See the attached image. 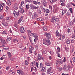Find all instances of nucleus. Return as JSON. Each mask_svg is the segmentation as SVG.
Segmentation results:
<instances>
[{
	"label": "nucleus",
	"mask_w": 75,
	"mask_h": 75,
	"mask_svg": "<svg viewBox=\"0 0 75 75\" xmlns=\"http://www.w3.org/2000/svg\"><path fill=\"white\" fill-rule=\"evenodd\" d=\"M43 43L44 44H45V45H50L51 42H50V41L48 39H43Z\"/></svg>",
	"instance_id": "f257e3e1"
},
{
	"label": "nucleus",
	"mask_w": 75,
	"mask_h": 75,
	"mask_svg": "<svg viewBox=\"0 0 75 75\" xmlns=\"http://www.w3.org/2000/svg\"><path fill=\"white\" fill-rule=\"evenodd\" d=\"M62 60L61 59H59L56 60V65H60L61 64H62Z\"/></svg>",
	"instance_id": "f03ea898"
},
{
	"label": "nucleus",
	"mask_w": 75,
	"mask_h": 75,
	"mask_svg": "<svg viewBox=\"0 0 75 75\" xmlns=\"http://www.w3.org/2000/svg\"><path fill=\"white\" fill-rule=\"evenodd\" d=\"M19 13H20V11H18L17 13V12H16V11L14 10L13 11V14H14L15 17H17V16L19 15Z\"/></svg>",
	"instance_id": "7ed1b4c3"
},
{
	"label": "nucleus",
	"mask_w": 75,
	"mask_h": 75,
	"mask_svg": "<svg viewBox=\"0 0 75 75\" xmlns=\"http://www.w3.org/2000/svg\"><path fill=\"white\" fill-rule=\"evenodd\" d=\"M52 72V67H50L47 70V73L48 74H50Z\"/></svg>",
	"instance_id": "20e7f679"
},
{
	"label": "nucleus",
	"mask_w": 75,
	"mask_h": 75,
	"mask_svg": "<svg viewBox=\"0 0 75 75\" xmlns=\"http://www.w3.org/2000/svg\"><path fill=\"white\" fill-rule=\"evenodd\" d=\"M46 35L47 38L50 39L51 38V34L50 33H46Z\"/></svg>",
	"instance_id": "39448f33"
},
{
	"label": "nucleus",
	"mask_w": 75,
	"mask_h": 75,
	"mask_svg": "<svg viewBox=\"0 0 75 75\" xmlns=\"http://www.w3.org/2000/svg\"><path fill=\"white\" fill-rule=\"evenodd\" d=\"M20 31L21 33H24L25 30L24 27H21L20 29Z\"/></svg>",
	"instance_id": "423d86ee"
},
{
	"label": "nucleus",
	"mask_w": 75,
	"mask_h": 75,
	"mask_svg": "<svg viewBox=\"0 0 75 75\" xmlns=\"http://www.w3.org/2000/svg\"><path fill=\"white\" fill-rule=\"evenodd\" d=\"M31 71L33 72L32 71H35V72H36L37 71V68H36V67H32L31 69Z\"/></svg>",
	"instance_id": "0eeeda50"
},
{
	"label": "nucleus",
	"mask_w": 75,
	"mask_h": 75,
	"mask_svg": "<svg viewBox=\"0 0 75 75\" xmlns=\"http://www.w3.org/2000/svg\"><path fill=\"white\" fill-rule=\"evenodd\" d=\"M63 69L65 71H67L69 70V69H68V67L66 65L64 66Z\"/></svg>",
	"instance_id": "6e6552de"
},
{
	"label": "nucleus",
	"mask_w": 75,
	"mask_h": 75,
	"mask_svg": "<svg viewBox=\"0 0 75 75\" xmlns=\"http://www.w3.org/2000/svg\"><path fill=\"white\" fill-rule=\"evenodd\" d=\"M41 57H42L41 55H38V59H37V61H40V60H41Z\"/></svg>",
	"instance_id": "1a4fd4ad"
},
{
	"label": "nucleus",
	"mask_w": 75,
	"mask_h": 75,
	"mask_svg": "<svg viewBox=\"0 0 75 75\" xmlns=\"http://www.w3.org/2000/svg\"><path fill=\"white\" fill-rule=\"evenodd\" d=\"M13 43L14 44V45L16 44L17 42H18V40L17 39H14L13 40Z\"/></svg>",
	"instance_id": "9d476101"
},
{
	"label": "nucleus",
	"mask_w": 75,
	"mask_h": 75,
	"mask_svg": "<svg viewBox=\"0 0 75 75\" xmlns=\"http://www.w3.org/2000/svg\"><path fill=\"white\" fill-rule=\"evenodd\" d=\"M55 20V16H53L52 17V18L51 19V22H52L53 23H54V21Z\"/></svg>",
	"instance_id": "9b49d317"
},
{
	"label": "nucleus",
	"mask_w": 75,
	"mask_h": 75,
	"mask_svg": "<svg viewBox=\"0 0 75 75\" xmlns=\"http://www.w3.org/2000/svg\"><path fill=\"white\" fill-rule=\"evenodd\" d=\"M29 38L30 42L32 43L33 42V38L32 37L30 36V35H29Z\"/></svg>",
	"instance_id": "f8f14e48"
},
{
	"label": "nucleus",
	"mask_w": 75,
	"mask_h": 75,
	"mask_svg": "<svg viewBox=\"0 0 75 75\" xmlns=\"http://www.w3.org/2000/svg\"><path fill=\"white\" fill-rule=\"evenodd\" d=\"M56 36H57V37H60V36H61V35L59 34V32H58V30L56 31Z\"/></svg>",
	"instance_id": "ddd939ff"
},
{
	"label": "nucleus",
	"mask_w": 75,
	"mask_h": 75,
	"mask_svg": "<svg viewBox=\"0 0 75 75\" xmlns=\"http://www.w3.org/2000/svg\"><path fill=\"white\" fill-rule=\"evenodd\" d=\"M12 39V38L11 37H9V36H8L7 37V38L6 39V41H10Z\"/></svg>",
	"instance_id": "4468645a"
},
{
	"label": "nucleus",
	"mask_w": 75,
	"mask_h": 75,
	"mask_svg": "<svg viewBox=\"0 0 75 75\" xmlns=\"http://www.w3.org/2000/svg\"><path fill=\"white\" fill-rule=\"evenodd\" d=\"M66 12H67V10H64L62 11V15L61 16H62L65 13H66Z\"/></svg>",
	"instance_id": "2eb2a0df"
},
{
	"label": "nucleus",
	"mask_w": 75,
	"mask_h": 75,
	"mask_svg": "<svg viewBox=\"0 0 75 75\" xmlns=\"http://www.w3.org/2000/svg\"><path fill=\"white\" fill-rule=\"evenodd\" d=\"M35 64H36V63H35V62H31V63L30 64V65L32 66H33V67H34L35 65Z\"/></svg>",
	"instance_id": "dca6fc26"
},
{
	"label": "nucleus",
	"mask_w": 75,
	"mask_h": 75,
	"mask_svg": "<svg viewBox=\"0 0 75 75\" xmlns=\"http://www.w3.org/2000/svg\"><path fill=\"white\" fill-rule=\"evenodd\" d=\"M35 39H34V41L35 43L36 42V41L38 40V36H35Z\"/></svg>",
	"instance_id": "f3484780"
},
{
	"label": "nucleus",
	"mask_w": 75,
	"mask_h": 75,
	"mask_svg": "<svg viewBox=\"0 0 75 75\" xmlns=\"http://www.w3.org/2000/svg\"><path fill=\"white\" fill-rule=\"evenodd\" d=\"M29 35H30V36H32L33 37H35L36 35V34L35 33H32L30 34Z\"/></svg>",
	"instance_id": "a211bd4d"
},
{
	"label": "nucleus",
	"mask_w": 75,
	"mask_h": 75,
	"mask_svg": "<svg viewBox=\"0 0 75 75\" xmlns=\"http://www.w3.org/2000/svg\"><path fill=\"white\" fill-rule=\"evenodd\" d=\"M69 26L70 27L72 26V25H74V23L73 22L71 21L69 23Z\"/></svg>",
	"instance_id": "6ab92c4d"
},
{
	"label": "nucleus",
	"mask_w": 75,
	"mask_h": 75,
	"mask_svg": "<svg viewBox=\"0 0 75 75\" xmlns=\"http://www.w3.org/2000/svg\"><path fill=\"white\" fill-rule=\"evenodd\" d=\"M2 34H7V31L6 30H4L2 33Z\"/></svg>",
	"instance_id": "aec40b11"
},
{
	"label": "nucleus",
	"mask_w": 75,
	"mask_h": 75,
	"mask_svg": "<svg viewBox=\"0 0 75 75\" xmlns=\"http://www.w3.org/2000/svg\"><path fill=\"white\" fill-rule=\"evenodd\" d=\"M8 55L9 58L11 57V53L9 52H8Z\"/></svg>",
	"instance_id": "412c9836"
},
{
	"label": "nucleus",
	"mask_w": 75,
	"mask_h": 75,
	"mask_svg": "<svg viewBox=\"0 0 75 75\" xmlns=\"http://www.w3.org/2000/svg\"><path fill=\"white\" fill-rule=\"evenodd\" d=\"M43 30L44 31H46L47 30V26H43Z\"/></svg>",
	"instance_id": "4be33fe9"
},
{
	"label": "nucleus",
	"mask_w": 75,
	"mask_h": 75,
	"mask_svg": "<svg viewBox=\"0 0 75 75\" xmlns=\"http://www.w3.org/2000/svg\"><path fill=\"white\" fill-rule=\"evenodd\" d=\"M49 1L51 4H52V3H54V2H56L57 0H49Z\"/></svg>",
	"instance_id": "5701e85b"
},
{
	"label": "nucleus",
	"mask_w": 75,
	"mask_h": 75,
	"mask_svg": "<svg viewBox=\"0 0 75 75\" xmlns=\"http://www.w3.org/2000/svg\"><path fill=\"white\" fill-rule=\"evenodd\" d=\"M45 67H43L42 68V69L41 70V71H42V72H45Z\"/></svg>",
	"instance_id": "b1692460"
},
{
	"label": "nucleus",
	"mask_w": 75,
	"mask_h": 75,
	"mask_svg": "<svg viewBox=\"0 0 75 75\" xmlns=\"http://www.w3.org/2000/svg\"><path fill=\"white\" fill-rule=\"evenodd\" d=\"M44 64L42 63H40V68H42L43 67V66H44Z\"/></svg>",
	"instance_id": "393cba45"
},
{
	"label": "nucleus",
	"mask_w": 75,
	"mask_h": 75,
	"mask_svg": "<svg viewBox=\"0 0 75 75\" xmlns=\"http://www.w3.org/2000/svg\"><path fill=\"white\" fill-rule=\"evenodd\" d=\"M55 21L56 22H59V18H55Z\"/></svg>",
	"instance_id": "a878e982"
},
{
	"label": "nucleus",
	"mask_w": 75,
	"mask_h": 75,
	"mask_svg": "<svg viewBox=\"0 0 75 75\" xmlns=\"http://www.w3.org/2000/svg\"><path fill=\"white\" fill-rule=\"evenodd\" d=\"M22 20H23V17H21L18 20V23H20L21 21H22Z\"/></svg>",
	"instance_id": "bb28decb"
},
{
	"label": "nucleus",
	"mask_w": 75,
	"mask_h": 75,
	"mask_svg": "<svg viewBox=\"0 0 75 75\" xmlns=\"http://www.w3.org/2000/svg\"><path fill=\"white\" fill-rule=\"evenodd\" d=\"M66 43L67 44H69V43H70V40L69 39H67Z\"/></svg>",
	"instance_id": "cd10ccee"
},
{
	"label": "nucleus",
	"mask_w": 75,
	"mask_h": 75,
	"mask_svg": "<svg viewBox=\"0 0 75 75\" xmlns=\"http://www.w3.org/2000/svg\"><path fill=\"white\" fill-rule=\"evenodd\" d=\"M60 37L61 38H62V40H63L64 38H65V35H61V36H60Z\"/></svg>",
	"instance_id": "c85d7f7f"
},
{
	"label": "nucleus",
	"mask_w": 75,
	"mask_h": 75,
	"mask_svg": "<svg viewBox=\"0 0 75 75\" xmlns=\"http://www.w3.org/2000/svg\"><path fill=\"white\" fill-rule=\"evenodd\" d=\"M8 23L7 22H5L3 24V25L5 26V27H7V26H8Z\"/></svg>",
	"instance_id": "c756f323"
},
{
	"label": "nucleus",
	"mask_w": 75,
	"mask_h": 75,
	"mask_svg": "<svg viewBox=\"0 0 75 75\" xmlns=\"http://www.w3.org/2000/svg\"><path fill=\"white\" fill-rule=\"evenodd\" d=\"M38 16V15L37 14V13H36V12H35L34 13V16L33 15V16L34 17H37Z\"/></svg>",
	"instance_id": "7c9ffc66"
},
{
	"label": "nucleus",
	"mask_w": 75,
	"mask_h": 75,
	"mask_svg": "<svg viewBox=\"0 0 75 75\" xmlns=\"http://www.w3.org/2000/svg\"><path fill=\"white\" fill-rule=\"evenodd\" d=\"M1 6L0 7V12H1L2 10H3V6L1 5Z\"/></svg>",
	"instance_id": "2f4dec72"
},
{
	"label": "nucleus",
	"mask_w": 75,
	"mask_h": 75,
	"mask_svg": "<svg viewBox=\"0 0 75 75\" xmlns=\"http://www.w3.org/2000/svg\"><path fill=\"white\" fill-rule=\"evenodd\" d=\"M29 7H30V5L29 4H27L26 5V8H27V9H28V10L29 9Z\"/></svg>",
	"instance_id": "473e14b6"
},
{
	"label": "nucleus",
	"mask_w": 75,
	"mask_h": 75,
	"mask_svg": "<svg viewBox=\"0 0 75 75\" xmlns=\"http://www.w3.org/2000/svg\"><path fill=\"white\" fill-rule=\"evenodd\" d=\"M18 6H15L14 7H13V8L15 10H17L18 8Z\"/></svg>",
	"instance_id": "72a5a7b5"
},
{
	"label": "nucleus",
	"mask_w": 75,
	"mask_h": 75,
	"mask_svg": "<svg viewBox=\"0 0 75 75\" xmlns=\"http://www.w3.org/2000/svg\"><path fill=\"white\" fill-rule=\"evenodd\" d=\"M38 12L39 14H41V9H39L38 10Z\"/></svg>",
	"instance_id": "f704fd0d"
},
{
	"label": "nucleus",
	"mask_w": 75,
	"mask_h": 75,
	"mask_svg": "<svg viewBox=\"0 0 75 75\" xmlns=\"http://www.w3.org/2000/svg\"><path fill=\"white\" fill-rule=\"evenodd\" d=\"M6 20H11V17H7L6 18Z\"/></svg>",
	"instance_id": "c9c22d12"
},
{
	"label": "nucleus",
	"mask_w": 75,
	"mask_h": 75,
	"mask_svg": "<svg viewBox=\"0 0 75 75\" xmlns=\"http://www.w3.org/2000/svg\"><path fill=\"white\" fill-rule=\"evenodd\" d=\"M25 65H27L28 64V62H27V60H26L25 61Z\"/></svg>",
	"instance_id": "e433bc0d"
},
{
	"label": "nucleus",
	"mask_w": 75,
	"mask_h": 75,
	"mask_svg": "<svg viewBox=\"0 0 75 75\" xmlns=\"http://www.w3.org/2000/svg\"><path fill=\"white\" fill-rule=\"evenodd\" d=\"M34 6L33 5H31L30 6V8L32 10H34Z\"/></svg>",
	"instance_id": "4c0bfd02"
},
{
	"label": "nucleus",
	"mask_w": 75,
	"mask_h": 75,
	"mask_svg": "<svg viewBox=\"0 0 75 75\" xmlns=\"http://www.w3.org/2000/svg\"><path fill=\"white\" fill-rule=\"evenodd\" d=\"M45 11L47 13H49L50 12V10H49L48 9H46Z\"/></svg>",
	"instance_id": "58836bf2"
},
{
	"label": "nucleus",
	"mask_w": 75,
	"mask_h": 75,
	"mask_svg": "<svg viewBox=\"0 0 75 75\" xmlns=\"http://www.w3.org/2000/svg\"><path fill=\"white\" fill-rule=\"evenodd\" d=\"M69 10L70 11V12H71V13L72 14L73 13V12H72V8H70L69 9Z\"/></svg>",
	"instance_id": "ea45409f"
},
{
	"label": "nucleus",
	"mask_w": 75,
	"mask_h": 75,
	"mask_svg": "<svg viewBox=\"0 0 75 75\" xmlns=\"http://www.w3.org/2000/svg\"><path fill=\"white\" fill-rule=\"evenodd\" d=\"M25 49H26V47H25L24 49L22 50V51L23 52H24L25 51Z\"/></svg>",
	"instance_id": "a19ab883"
},
{
	"label": "nucleus",
	"mask_w": 75,
	"mask_h": 75,
	"mask_svg": "<svg viewBox=\"0 0 75 75\" xmlns=\"http://www.w3.org/2000/svg\"><path fill=\"white\" fill-rule=\"evenodd\" d=\"M45 64L46 65H47V66H50V64L47 62H46Z\"/></svg>",
	"instance_id": "79ce46f5"
},
{
	"label": "nucleus",
	"mask_w": 75,
	"mask_h": 75,
	"mask_svg": "<svg viewBox=\"0 0 75 75\" xmlns=\"http://www.w3.org/2000/svg\"><path fill=\"white\" fill-rule=\"evenodd\" d=\"M33 50L31 49L30 48H29V51L30 52V53H32V52H33Z\"/></svg>",
	"instance_id": "37998d69"
},
{
	"label": "nucleus",
	"mask_w": 75,
	"mask_h": 75,
	"mask_svg": "<svg viewBox=\"0 0 75 75\" xmlns=\"http://www.w3.org/2000/svg\"><path fill=\"white\" fill-rule=\"evenodd\" d=\"M42 52L43 53V54H45L46 53H47V51L45 50H44Z\"/></svg>",
	"instance_id": "c03bdc74"
},
{
	"label": "nucleus",
	"mask_w": 75,
	"mask_h": 75,
	"mask_svg": "<svg viewBox=\"0 0 75 75\" xmlns=\"http://www.w3.org/2000/svg\"><path fill=\"white\" fill-rule=\"evenodd\" d=\"M33 4H37V2L34 1H33Z\"/></svg>",
	"instance_id": "a18cd8bd"
},
{
	"label": "nucleus",
	"mask_w": 75,
	"mask_h": 75,
	"mask_svg": "<svg viewBox=\"0 0 75 75\" xmlns=\"http://www.w3.org/2000/svg\"><path fill=\"white\" fill-rule=\"evenodd\" d=\"M21 11L22 13H24V9H23V8H21Z\"/></svg>",
	"instance_id": "49530a36"
},
{
	"label": "nucleus",
	"mask_w": 75,
	"mask_h": 75,
	"mask_svg": "<svg viewBox=\"0 0 75 75\" xmlns=\"http://www.w3.org/2000/svg\"><path fill=\"white\" fill-rule=\"evenodd\" d=\"M57 50L58 52H60L61 51V49L59 47H57Z\"/></svg>",
	"instance_id": "de8ad7c7"
},
{
	"label": "nucleus",
	"mask_w": 75,
	"mask_h": 75,
	"mask_svg": "<svg viewBox=\"0 0 75 75\" xmlns=\"http://www.w3.org/2000/svg\"><path fill=\"white\" fill-rule=\"evenodd\" d=\"M74 41L75 40H74V39H72L71 40V43H74Z\"/></svg>",
	"instance_id": "09e8293b"
},
{
	"label": "nucleus",
	"mask_w": 75,
	"mask_h": 75,
	"mask_svg": "<svg viewBox=\"0 0 75 75\" xmlns=\"http://www.w3.org/2000/svg\"><path fill=\"white\" fill-rule=\"evenodd\" d=\"M42 9L43 11V12H45V9L44 8H42Z\"/></svg>",
	"instance_id": "8fccbe9b"
},
{
	"label": "nucleus",
	"mask_w": 75,
	"mask_h": 75,
	"mask_svg": "<svg viewBox=\"0 0 75 75\" xmlns=\"http://www.w3.org/2000/svg\"><path fill=\"white\" fill-rule=\"evenodd\" d=\"M69 15H70V14L69 12H68L67 13L66 15L67 16H69Z\"/></svg>",
	"instance_id": "3c124183"
},
{
	"label": "nucleus",
	"mask_w": 75,
	"mask_h": 75,
	"mask_svg": "<svg viewBox=\"0 0 75 75\" xmlns=\"http://www.w3.org/2000/svg\"><path fill=\"white\" fill-rule=\"evenodd\" d=\"M67 67L69 69H69L72 68V66H71L68 65Z\"/></svg>",
	"instance_id": "603ef678"
},
{
	"label": "nucleus",
	"mask_w": 75,
	"mask_h": 75,
	"mask_svg": "<svg viewBox=\"0 0 75 75\" xmlns=\"http://www.w3.org/2000/svg\"><path fill=\"white\" fill-rule=\"evenodd\" d=\"M50 54H52H52H54V52H53L52 51H51L50 52Z\"/></svg>",
	"instance_id": "864d4df0"
},
{
	"label": "nucleus",
	"mask_w": 75,
	"mask_h": 75,
	"mask_svg": "<svg viewBox=\"0 0 75 75\" xmlns=\"http://www.w3.org/2000/svg\"><path fill=\"white\" fill-rule=\"evenodd\" d=\"M3 16L2 15H0V19H3Z\"/></svg>",
	"instance_id": "5fc2aeb1"
},
{
	"label": "nucleus",
	"mask_w": 75,
	"mask_h": 75,
	"mask_svg": "<svg viewBox=\"0 0 75 75\" xmlns=\"http://www.w3.org/2000/svg\"><path fill=\"white\" fill-rule=\"evenodd\" d=\"M24 1H22L21 3V5H23V4H24Z\"/></svg>",
	"instance_id": "6e6d98bb"
},
{
	"label": "nucleus",
	"mask_w": 75,
	"mask_h": 75,
	"mask_svg": "<svg viewBox=\"0 0 75 75\" xmlns=\"http://www.w3.org/2000/svg\"><path fill=\"white\" fill-rule=\"evenodd\" d=\"M36 64L37 67V68H38V62H36Z\"/></svg>",
	"instance_id": "4d7b16f0"
},
{
	"label": "nucleus",
	"mask_w": 75,
	"mask_h": 75,
	"mask_svg": "<svg viewBox=\"0 0 75 75\" xmlns=\"http://www.w3.org/2000/svg\"><path fill=\"white\" fill-rule=\"evenodd\" d=\"M70 31L71 30H70V29H68V30L67 31V33H70Z\"/></svg>",
	"instance_id": "13d9d810"
},
{
	"label": "nucleus",
	"mask_w": 75,
	"mask_h": 75,
	"mask_svg": "<svg viewBox=\"0 0 75 75\" xmlns=\"http://www.w3.org/2000/svg\"><path fill=\"white\" fill-rule=\"evenodd\" d=\"M23 45L22 44H21V45H20L19 46V48H21V47H22Z\"/></svg>",
	"instance_id": "bf43d9fd"
},
{
	"label": "nucleus",
	"mask_w": 75,
	"mask_h": 75,
	"mask_svg": "<svg viewBox=\"0 0 75 75\" xmlns=\"http://www.w3.org/2000/svg\"><path fill=\"white\" fill-rule=\"evenodd\" d=\"M27 31L28 33H31V31L30 30H28Z\"/></svg>",
	"instance_id": "052dcab7"
},
{
	"label": "nucleus",
	"mask_w": 75,
	"mask_h": 75,
	"mask_svg": "<svg viewBox=\"0 0 75 75\" xmlns=\"http://www.w3.org/2000/svg\"><path fill=\"white\" fill-rule=\"evenodd\" d=\"M28 15L30 16H31V15H32V13L31 12H29L28 13Z\"/></svg>",
	"instance_id": "680f3d73"
},
{
	"label": "nucleus",
	"mask_w": 75,
	"mask_h": 75,
	"mask_svg": "<svg viewBox=\"0 0 75 75\" xmlns=\"http://www.w3.org/2000/svg\"><path fill=\"white\" fill-rule=\"evenodd\" d=\"M9 49V48H4V50H8Z\"/></svg>",
	"instance_id": "e2e57ef3"
},
{
	"label": "nucleus",
	"mask_w": 75,
	"mask_h": 75,
	"mask_svg": "<svg viewBox=\"0 0 75 75\" xmlns=\"http://www.w3.org/2000/svg\"><path fill=\"white\" fill-rule=\"evenodd\" d=\"M5 8L7 10H8V6H6Z\"/></svg>",
	"instance_id": "0e129e2a"
},
{
	"label": "nucleus",
	"mask_w": 75,
	"mask_h": 75,
	"mask_svg": "<svg viewBox=\"0 0 75 75\" xmlns=\"http://www.w3.org/2000/svg\"><path fill=\"white\" fill-rule=\"evenodd\" d=\"M71 4H72V5H73V6H75V4H74V3H71Z\"/></svg>",
	"instance_id": "69168bd1"
},
{
	"label": "nucleus",
	"mask_w": 75,
	"mask_h": 75,
	"mask_svg": "<svg viewBox=\"0 0 75 75\" xmlns=\"http://www.w3.org/2000/svg\"><path fill=\"white\" fill-rule=\"evenodd\" d=\"M72 38H74L75 39V35H73Z\"/></svg>",
	"instance_id": "338daca9"
},
{
	"label": "nucleus",
	"mask_w": 75,
	"mask_h": 75,
	"mask_svg": "<svg viewBox=\"0 0 75 75\" xmlns=\"http://www.w3.org/2000/svg\"><path fill=\"white\" fill-rule=\"evenodd\" d=\"M62 75H69V74H64V73H63L62 74Z\"/></svg>",
	"instance_id": "774afa93"
}]
</instances>
